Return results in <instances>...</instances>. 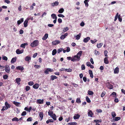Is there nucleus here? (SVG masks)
I'll use <instances>...</instances> for the list:
<instances>
[{
    "label": "nucleus",
    "instance_id": "obj_1",
    "mask_svg": "<svg viewBox=\"0 0 125 125\" xmlns=\"http://www.w3.org/2000/svg\"><path fill=\"white\" fill-rule=\"evenodd\" d=\"M39 43V42L38 40L34 41L32 42L31 43L30 45L32 47H36L37 46Z\"/></svg>",
    "mask_w": 125,
    "mask_h": 125
},
{
    "label": "nucleus",
    "instance_id": "obj_2",
    "mask_svg": "<svg viewBox=\"0 0 125 125\" xmlns=\"http://www.w3.org/2000/svg\"><path fill=\"white\" fill-rule=\"evenodd\" d=\"M83 53V51H79L77 54L76 55H75V57H76L78 60H80V57L81 56L82 54Z\"/></svg>",
    "mask_w": 125,
    "mask_h": 125
},
{
    "label": "nucleus",
    "instance_id": "obj_3",
    "mask_svg": "<svg viewBox=\"0 0 125 125\" xmlns=\"http://www.w3.org/2000/svg\"><path fill=\"white\" fill-rule=\"evenodd\" d=\"M53 70L51 68H47L44 71V73L46 74H49V72H52Z\"/></svg>",
    "mask_w": 125,
    "mask_h": 125
},
{
    "label": "nucleus",
    "instance_id": "obj_4",
    "mask_svg": "<svg viewBox=\"0 0 125 125\" xmlns=\"http://www.w3.org/2000/svg\"><path fill=\"white\" fill-rule=\"evenodd\" d=\"M5 70L6 72L9 73L10 72V68L8 65H6L5 67Z\"/></svg>",
    "mask_w": 125,
    "mask_h": 125
},
{
    "label": "nucleus",
    "instance_id": "obj_5",
    "mask_svg": "<svg viewBox=\"0 0 125 125\" xmlns=\"http://www.w3.org/2000/svg\"><path fill=\"white\" fill-rule=\"evenodd\" d=\"M60 42V41L59 40H55L53 41L52 42V45H54L57 44Z\"/></svg>",
    "mask_w": 125,
    "mask_h": 125
},
{
    "label": "nucleus",
    "instance_id": "obj_6",
    "mask_svg": "<svg viewBox=\"0 0 125 125\" xmlns=\"http://www.w3.org/2000/svg\"><path fill=\"white\" fill-rule=\"evenodd\" d=\"M75 55L73 56L72 58L71 59V61L73 62H75L76 61H79L77 58L76 57H75Z\"/></svg>",
    "mask_w": 125,
    "mask_h": 125
},
{
    "label": "nucleus",
    "instance_id": "obj_7",
    "mask_svg": "<svg viewBox=\"0 0 125 125\" xmlns=\"http://www.w3.org/2000/svg\"><path fill=\"white\" fill-rule=\"evenodd\" d=\"M44 100L42 99H38L37 100V103L39 104H42L43 103Z\"/></svg>",
    "mask_w": 125,
    "mask_h": 125
},
{
    "label": "nucleus",
    "instance_id": "obj_8",
    "mask_svg": "<svg viewBox=\"0 0 125 125\" xmlns=\"http://www.w3.org/2000/svg\"><path fill=\"white\" fill-rule=\"evenodd\" d=\"M23 50H19V49H17L16 51V52L17 54H18L22 53L23 52Z\"/></svg>",
    "mask_w": 125,
    "mask_h": 125
},
{
    "label": "nucleus",
    "instance_id": "obj_9",
    "mask_svg": "<svg viewBox=\"0 0 125 125\" xmlns=\"http://www.w3.org/2000/svg\"><path fill=\"white\" fill-rule=\"evenodd\" d=\"M93 115V113L92 112L91 110H89V111L88 113V116L91 117H92Z\"/></svg>",
    "mask_w": 125,
    "mask_h": 125
},
{
    "label": "nucleus",
    "instance_id": "obj_10",
    "mask_svg": "<svg viewBox=\"0 0 125 125\" xmlns=\"http://www.w3.org/2000/svg\"><path fill=\"white\" fill-rule=\"evenodd\" d=\"M39 116L40 118H41L40 120H42L43 118V114L42 112H40L39 114Z\"/></svg>",
    "mask_w": 125,
    "mask_h": 125
},
{
    "label": "nucleus",
    "instance_id": "obj_11",
    "mask_svg": "<svg viewBox=\"0 0 125 125\" xmlns=\"http://www.w3.org/2000/svg\"><path fill=\"white\" fill-rule=\"evenodd\" d=\"M39 86V85L38 83H36L33 86V87L36 89H37Z\"/></svg>",
    "mask_w": 125,
    "mask_h": 125
},
{
    "label": "nucleus",
    "instance_id": "obj_12",
    "mask_svg": "<svg viewBox=\"0 0 125 125\" xmlns=\"http://www.w3.org/2000/svg\"><path fill=\"white\" fill-rule=\"evenodd\" d=\"M16 69L17 70H21V71L24 69V67L21 66H18L16 67Z\"/></svg>",
    "mask_w": 125,
    "mask_h": 125
},
{
    "label": "nucleus",
    "instance_id": "obj_13",
    "mask_svg": "<svg viewBox=\"0 0 125 125\" xmlns=\"http://www.w3.org/2000/svg\"><path fill=\"white\" fill-rule=\"evenodd\" d=\"M119 72V69L118 68L116 67V68L114 71V73L115 74H118Z\"/></svg>",
    "mask_w": 125,
    "mask_h": 125
},
{
    "label": "nucleus",
    "instance_id": "obj_14",
    "mask_svg": "<svg viewBox=\"0 0 125 125\" xmlns=\"http://www.w3.org/2000/svg\"><path fill=\"white\" fill-rule=\"evenodd\" d=\"M28 19L26 20L24 22L23 24L24 27H26L28 26Z\"/></svg>",
    "mask_w": 125,
    "mask_h": 125
},
{
    "label": "nucleus",
    "instance_id": "obj_15",
    "mask_svg": "<svg viewBox=\"0 0 125 125\" xmlns=\"http://www.w3.org/2000/svg\"><path fill=\"white\" fill-rule=\"evenodd\" d=\"M59 3L57 1H55V2L52 3V6L54 7L55 6H56L58 5Z\"/></svg>",
    "mask_w": 125,
    "mask_h": 125
},
{
    "label": "nucleus",
    "instance_id": "obj_16",
    "mask_svg": "<svg viewBox=\"0 0 125 125\" xmlns=\"http://www.w3.org/2000/svg\"><path fill=\"white\" fill-rule=\"evenodd\" d=\"M5 105L6 106V108H7V109L9 108H10L11 106L10 105L8 104L7 102H5Z\"/></svg>",
    "mask_w": 125,
    "mask_h": 125
},
{
    "label": "nucleus",
    "instance_id": "obj_17",
    "mask_svg": "<svg viewBox=\"0 0 125 125\" xmlns=\"http://www.w3.org/2000/svg\"><path fill=\"white\" fill-rule=\"evenodd\" d=\"M23 18H21L20 20H19L17 21V23L18 25L20 24L21 23L23 22Z\"/></svg>",
    "mask_w": 125,
    "mask_h": 125
},
{
    "label": "nucleus",
    "instance_id": "obj_18",
    "mask_svg": "<svg viewBox=\"0 0 125 125\" xmlns=\"http://www.w3.org/2000/svg\"><path fill=\"white\" fill-rule=\"evenodd\" d=\"M90 39V37H87L84 39L83 40V41L85 42H87Z\"/></svg>",
    "mask_w": 125,
    "mask_h": 125
},
{
    "label": "nucleus",
    "instance_id": "obj_19",
    "mask_svg": "<svg viewBox=\"0 0 125 125\" xmlns=\"http://www.w3.org/2000/svg\"><path fill=\"white\" fill-rule=\"evenodd\" d=\"M16 59L17 58L16 57L12 58L11 61V63H13L15 62L16 61Z\"/></svg>",
    "mask_w": 125,
    "mask_h": 125
},
{
    "label": "nucleus",
    "instance_id": "obj_20",
    "mask_svg": "<svg viewBox=\"0 0 125 125\" xmlns=\"http://www.w3.org/2000/svg\"><path fill=\"white\" fill-rule=\"evenodd\" d=\"M28 45V44L27 43H22L20 47H21L24 48H25V46L27 45Z\"/></svg>",
    "mask_w": 125,
    "mask_h": 125
},
{
    "label": "nucleus",
    "instance_id": "obj_21",
    "mask_svg": "<svg viewBox=\"0 0 125 125\" xmlns=\"http://www.w3.org/2000/svg\"><path fill=\"white\" fill-rule=\"evenodd\" d=\"M48 37V34L46 33L45 34L44 36L42 37V39L43 40H45L47 39Z\"/></svg>",
    "mask_w": 125,
    "mask_h": 125
},
{
    "label": "nucleus",
    "instance_id": "obj_22",
    "mask_svg": "<svg viewBox=\"0 0 125 125\" xmlns=\"http://www.w3.org/2000/svg\"><path fill=\"white\" fill-rule=\"evenodd\" d=\"M51 79L52 80H53L55 79H57V77L55 75H51Z\"/></svg>",
    "mask_w": 125,
    "mask_h": 125
},
{
    "label": "nucleus",
    "instance_id": "obj_23",
    "mask_svg": "<svg viewBox=\"0 0 125 125\" xmlns=\"http://www.w3.org/2000/svg\"><path fill=\"white\" fill-rule=\"evenodd\" d=\"M80 115L78 114H77L76 115H74L73 116V118L74 119H77L80 117Z\"/></svg>",
    "mask_w": 125,
    "mask_h": 125
},
{
    "label": "nucleus",
    "instance_id": "obj_24",
    "mask_svg": "<svg viewBox=\"0 0 125 125\" xmlns=\"http://www.w3.org/2000/svg\"><path fill=\"white\" fill-rule=\"evenodd\" d=\"M51 16L53 19H57L56 15L54 14H51Z\"/></svg>",
    "mask_w": 125,
    "mask_h": 125
},
{
    "label": "nucleus",
    "instance_id": "obj_25",
    "mask_svg": "<svg viewBox=\"0 0 125 125\" xmlns=\"http://www.w3.org/2000/svg\"><path fill=\"white\" fill-rule=\"evenodd\" d=\"M51 117L54 120H56V116L55 114H54L52 115L51 116Z\"/></svg>",
    "mask_w": 125,
    "mask_h": 125
},
{
    "label": "nucleus",
    "instance_id": "obj_26",
    "mask_svg": "<svg viewBox=\"0 0 125 125\" xmlns=\"http://www.w3.org/2000/svg\"><path fill=\"white\" fill-rule=\"evenodd\" d=\"M104 63L106 64H108L109 63V62L108 60L107 57H105L104 59Z\"/></svg>",
    "mask_w": 125,
    "mask_h": 125
},
{
    "label": "nucleus",
    "instance_id": "obj_27",
    "mask_svg": "<svg viewBox=\"0 0 125 125\" xmlns=\"http://www.w3.org/2000/svg\"><path fill=\"white\" fill-rule=\"evenodd\" d=\"M31 59V57L29 56H27L25 58V60L26 61H29Z\"/></svg>",
    "mask_w": 125,
    "mask_h": 125
},
{
    "label": "nucleus",
    "instance_id": "obj_28",
    "mask_svg": "<svg viewBox=\"0 0 125 125\" xmlns=\"http://www.w3.org/2000/svg\"><path fill=\"white\" fill-rule=\"evenodd\" d=\"M19 120L18 118L16 117H14L12 119V121H15L18 122L19 121Z\"/></svg>",
    "mask_w": 125,
    "mask_h": 125
},
{
    "label": "nucleus",
    "instance_id": "obj_29",
    "mask_svg": "<svg viewBox=\"0 0 125 125\" xmlns=\"http://www.w3.org/2000/svg\"><path fill=\"white\" fill-rule=\"evenodd\" d=\"M5 96L4 94H0V101H2L4 97Z\"/></svg>",
    "mask_w": 125,
    "mask_h": 125
},
{
    "label": "nucleus",
    "instance_id": "obj_30",
    "mask_svg": "<svg viewBox=\"0 0 125 125\" xmlns=\"http://www.w3.org/2000/svg\"><path fill=\"white\" fill-rule=\"evenodd\" d=\"M16 81V82L18 84H20V82L21 81V79L20 78H17L15 80Z\"/></svg>",
    "mask_w": 125,
    "mask_h": 125
},
{
    "label": "nucleus",
    "instance_id": "obj_31",
    "mask_svg": "<svg viewBox=\"0 0 125 125\" xmlns=\"http://www.w3.org/2000/svg\"><path fill=\"white\" fill-rule=\"evenodd\" d=\"M13 103L17 107L19 106V105H20V103L15 101H14L13 102Z\"/></svg>",
    "mask_w": 125,
    "mask_h": 125
},
{
    "label": "nucleus",
    "instance_id": "obj_32",
    "mask_svg": "<svg viewBox=\"0 0 125 125\" xmlns=\"http://www.w3.org/2000/svg\"><path fill=\"white\" fill-rule=\"evenodd\" d=\"M81 33H80L79 34L77 35L75 37L76 39L77 40H79L81 37Z\"/></svg>",
    "mask_w": 125,
    "mask_h": 125
},
{
    "label": "nucleus",
    "instance_id": "obj_33",
    "mask_svg": "<svg viewBox=\"0 0 125 125\" xmlns=\"http://www.w3.org/2000/svg\"><path fill=\"white\" fill-rule=\"evenodd\" d=\"M77 123L76 122L69 123L67 124V125H76Z\"/></svg>",
    "mask_w": 125,
    "mask_h": 125
},
{
    "label": "nucleus",
    "instance_id": "obj_34",
    "mask_svg": "<svg viewBox=\"0 0 125 125\" xmlns=\"http://www.w3.org/2000/svg\"><path fill=\"white\" fill-rule=\"evenodd\" d=\"M111 115L113 118L115 117L116 115L115 112H112Z\"/></svg>",
    "mask_w": 125,
    "mask_h": 125
},
{
    "label": "nucleus",
    "instance_id": "obj_35",
    "mask_svg": "<svg viewBox=\"0 0 125 125\" xmlns=\"http://www.w3.org/2000/svg\"><path fill=\"white\" fill-rule=\"evenodd\" d=\"M88 93L89 95H91L94 94V93L91 91L88 90Z\"/></svg>",
    "mask_w": 125,
    "mask_h": 125
},
{
    "label": "nucleus",
    "instance_id": "obj_36",
    "mask_svg": "<svg viewBox=\"0 0 125 125\" xmlns=\"http://www.w3.org/2000/svg\"><path fill=\"white\" fill-rule=\"evenodd\" d=\"M64 9L63 8H61L59 10L58 12L60 13H62L64 12Z\"/></svg>",
    "mask_w": 125,
    "mask_h": 125
},
{
    "label": "nucleus",
    "instance_id": "obj_37",
    "mask_svg": "<svg viewBox=\"0 0 125 125\" xmlns=\"http://www.w3.org/2000/svg\"><path fill=\"white\" fill-rule=\"evenodd\" d=\"M48 114L49 115H50L51 117V116H52L53 114V112L52 111H49L48 112Z\"/></svg>",
    "mask_w": 125,
    "mask_h": 125
},
{
    "label": "nucleus",
    "instance_id": "obj_38",
    "mask_svg": "<svg viewBox=\"0 0 125 125\" xmlns=\"http://www.w3.org/2000/svg\"><path fill=\"white\" fill-rule=\"evenodd\" d=\"M57 52V50L56 49L53 50L52 52V54L53 55H54L56 54Z\"/></svg>",
    "mask_w": 125,
    "mask_h": 125
},
{
    "label": "nucleus",
    "instance_id": "obj_39",
    "mask_svg": "<svg viewBox=\"0 0 125 125\" xmlns=\"http://www.w3.org/2000/svg\"><path fill=\"white\" fill-rule=\"evenodd\" d=\"M86 101L88 103H90L91 102V101L89 98L88 97V96H86Z\"/></svg>",
    "mask_w": 125,
    "mask_h": 125
},
{
    "label": "nucleus",
    "instance_id": "obj_40",
    "mask_svg": "<svg viewBox=\"0 0 125 125\" xmlns=\"http://www.w3.org/2000/svg\"><path fill=\"white\" fill-rule=\"evenodd\" d=\"M103 44L102 43H100L99 44H97V46L98 48H101L103 45Z\"/></svg>",
    "mask_w": 125,
    "mask_h": 125
},
{
    "label": "nucleus",
    "instance_id": "obj_41",
    "mask_svg": "<svg viewBox=\"0 0 125 125\" xmlns=\"http://www.w3.org/2000/svg\"><path fill=\"white\" fill-rule=\"evenodd\" d=\"M121 119V118L119 117H115V121H113V122L115 121H118V120H120Z\"/></svg>",
    "mask_w": 125,
    "mask_h": 125
},
{
    "label": "nucleus",
    "instance_id": "obj_42",
    "mask_svg": "<svg viewBox=\"0 0 125 125\" xmlns=\"http://www.w3.org/2000/svg\"><path fill=\"white\" fill-rule=\"evenodd\" d=\"M30 89V87L29 86H26L25 87V90L26 91H27L29 90Z\"/></svg>",
    "mask_w": 125,
    "mask_h": 125
},
{
    "label": "nucleus",
    "instance_id": "obj_43",
    "mask_svg": "<svg viewBox=\"0 0 125 125\" xmlns=\"http://www.w3.org/2000/svg\"><path fill=\"white\" fill-rule=\"evenodd\" d=\"M94 54L96 55H99L100 54V52L98 51H97L96 50H95L94 51Z\"/></svg>",
    "mask_w": 125,
    "mask_h": 125
},
{
    "label": "nucleus",
    "instance_id": "obj_44",
    "mask_svg": "<svg viewBox=\"0 0 125 125\" xmlns=\"http://www.w3.org/2000/svg\"><path fill=\"white\" fill-rule=\"evenodd\" d=\"M68 30V27H66L64 28L63 31L64 32H65L67 31Z\"/></svg>",
    "mask_w": 125,
    "mask_h": 125
},
{
    "label": "nucleus",
    "instance_id": "obj_45",
    "mask_svg": "<svg viewBox=\"0 0 125 125\" xmlns=\"http://www.w3.org/2000/svg\"><path fill=\"white\" fill-rule=\"evenodd\" d=\"M76 102L78 103H81V101L79 98H78L77 99Z\"/></svg>",
    "mask_w": 125,
    "mask_h": 125
},
{
    "label": "nucleus",
    "instance_id": "obj_46",
    "mask_svg": "<svg viewBox=\"0 0 125 125\" xmlns=\"http://www.w3.org/2000/svg\"><path fill=\"white\" fill-rule=\"evenodd\" d=\"M72 69L69 68V69H65V71H66L68 72H72Z\"/></svg>",
    "mask_w": 125,
    "mask_h": 125
},
{
    "label": "nucleus",
    "instance_id": "obj_47",
    "mask_svg": "<svg viewBox=\"0 0 125 125\" xmlns=\"http://www.w3.org/2000/svg\"><path fill=\"white\" fill-rule=\"evenodd\" d=\"M108 87L109 89H112L113 88V86L112 85L109 84L108 85Z\"/></svg>",
    "mask_w": 125,
    "mask_h": 125
},
{
    "label": "nucleus",
    "instance_id": "obj_48",
    "mask_svg": "<svg viewBox=\"0 0 125 125\" xmlns=\"http://www.w3.org/2000/svg\"><path fill=\"white\" fill-rule=\"evenodd\" d=\"M88 2L85 0L84 1V3L85 4V6L87 7H88L89 5L88 4Z\"/></svg>",
    "mask_w": 125,
    "mask_h": 125
},
{
    "label": "nucleus",
    "instance_id": "obj_49",
    "mask_svg": "<svg viewBox=\"0 0 125 125\" xmlns=\"http://www.w3.org/2000/svg\"><path fill=\"white\" fill-rule=\"evenodd\" d=\"M28 84L30 86H32L34 84V83L32 81H30L28 82Z\"/></svg>",
    "mask_w": 125,
    "mask_h": 125
},
{
    "label": "nucleus",
    "instance_id": "obj_50",
    "mask_svg": "<svg viewBox=\"0 0 125 125\" xmlns=\"http://www.w3.org/2000/svg\"><path fill=\"white\" fill-rule=\"evenodd\" d=\"M27 114V112L26 111H24L22 112L21 114V115L22 116H25Z\"/></svg>",
    "mask_w": 125,
    "mask_h": 125
},
{
    "label": "nucleus",
    "instance_id": "obj_51",
    "mask_svg": "<svg viewBox=\"0 0 125 125\" xmlns=\"http://www.w3.org/2000/svg\"><path fill=\"white\" fill-rule=\"evenodd\" d=\"M35 68L36 69H39L41 67V66L37 65H35L34 66Z\"/></svg>",
    "mask_w": 125,
    "mask_h": 125
},
{
    "label": "nucleus",
    "instance_id": "obj_52",
    "mask_svg": "<svg viewBox=\"0 0 125 125\" xmlns=\"http://www.w3.org/2000/svg\"><path fill=\"white\" fill-rule=\"evenodd\" d=\"M8 77V76L6 75H4L3 76V78L5 80L7 79Z\"/></svg>",
    "mask_w": 125,
    "mask_h": 125
},
{
    "label": "nucleus",
    "instance_id": "obj_53",
    "mask_svg": "<svg viewBox=\"0 0 125 125\" xmlns=\"http://www.w3.org/2000/svg\"><path fill=\"white\" fill-rule=\"evenodd\" d=\"M118 13H117L115 17L114 21H115L117 19V18L118 17Z\"/></svg>",
    "mask_w": 125,
    "mask_h": 125
},
{
    "label": "nucleus",
    "instance_id": "obj_54",
    "mask_svg": "<svg viewBox=\"0 0 125 125\" xmlns=\"http://www.w3.org/2000/svg\"><path fill=\"white\" fill-rule=\"evenodd\" d=\"M96 112L98 113H101L102 111V110H101V109H97L96 110Z\"/></svg>",
    "mask_w": 125,
    "mask_h": 125
},
{
    "label": "nucleus",
    "instance_id": "obj_55",
    "mask_svg": "<svg viewBox=\"0 0 125 125\" xmlns=\"http://www.w3.org/2000/svg\"><path fill=\"white\" fill-rule=\"evenodd\" d=\"M32 118L31 117H30L27 119V121H32Z\"/></svg>",
    "mask_w": 125,
    "mask_h": 125
},
{
    "label": "nucleus",
    "instance_id": "obj_56",
    "mask_svg": "<svg viewBox=\"0 0 125 125\" xmlns=\"http://www.w3.org/2000/svg\"><path fill=\"white\" fill-rule=\"evenodd\" d=\"M118 19L119 21L120 22H121L122 21V18L120 17V15H118Z\"/></svg>",
    "mask_w": 125,
    "mask_h": 125
},
{
    "label": "nucleus",
    "instance_id": "obj_57",
    "mask_svg": "<svg viewBox=\"0 0 125 125\" xmlns=\"http://www.w3.org/2000/svg\"><path fill=\"white\" fill-rule=\"evenodd\" d=\"M108 53V52L107 51L105 50L104 51V54L105 56L106 57H107L108 56V55L107 54V53Z\"/></svg>",
    "mask_w": 125,
    "mask_h": 125
},
{
    "label": "nucleus",
    "instance_id": "obj_58",
    "mask_svg": "<svg viewBox=\"0 0 125 125\" xmlns=\"http://www.w3.org/2000/svg\"><path fill=\"white\" fill-rule=\"evenodd\" d=\"M62 48H60L59 49H58L57 50V52L58 53H59L60 52H61L62 51Z\"/></svg>",
    "mask_w": 125,
    "mask_h": 125
},
{
    "label": "nucleus",
    "instance_id": "obj_59",
    "mask_svg": "<svg viewBox=\"0 0 125 125\" xmlns=\"http://www.w3.org/2000/svg\"><path fill=\"white\" fill-rule=\"evenodd\" d=\"M97 41V40L96 39H94V41L91 40V42L92 43L94 44V43L96 42Z\"/></svg>",
    "mask_w": 125,
    "mask_h": 125
},
{
    "label": "nucleus",
    "instance_id": "obj_60",
    "mask_svg": "<svg viewBox=\"0 0 125 125\" xmlns=\"http://www.w3.org/2000/svg\"><path fill=\"white\" fill-rule=\"evenodd\" d=\"M73 85L74 86V87H77L78 86V85L77 84H75L74 83H72Z\"/></svg>",
    "mask_w": 125,
    "mask_h": 125
},
{
    "label": "nucleus",
    "instance_id": "obj_61",
    "mask_svg": "<svg viewBox=\"0 0 125 125\" xmlns=\"http://www.w3.org/2000/svg\"><path fill=\"white\" fill-rule=\"evenodd\" d=\"M114 95L115 96H114V97H116V93L115 92H113L111 94V95Z\"/></svg>",
    "mask_w": 125,
    "mask_h": 125
},
{
    "label": "nucleus",
    "instance_id": "obj_62",
    "mask_svg": "<svg viewBox=\"0 0 125 125\" xmlns=\"http://www.w3.org/2000/svg\"><path fill=\"white\" fill-rule=\"evenodd\" d=\"M2 59L5 61H7L8 60L6 56H3L2 58Z\"/></svg>",
    "mask_w": 125,
    "mask_h": 125
},
{
    "label": "nucleus",
    "instance_id": "obj_63",
    "mask_svg": "<svg viewBox=\"0 0 125 125\" xmlns=\"http://www.w3.org/2000/svg\"><path fill=\"white\" fill-rule=\"evenodd\" d=\"M81 67L82 70H84L85 69V67L84 64L82 65Z\"/></svg>",
    "mask_w": 125,
    "mask_h": 125
},
{
    "label": "nucleus",
    "instance_id": "obj_64",
    "mask_svg": "<svg viewBox=\"0 0 125 125\" xmlns=\"http://www.w3.org/2000/svg\"><path fill=\"white\" fill-rule=\"evenodd\" d=\"M105 94V92H103L101 94V97H104V96Z\"/></svg>",
    "mask_w": 125,
    "mask_h": 125
}]
</instances>
